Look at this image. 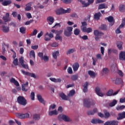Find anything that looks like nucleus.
I'll return each instance as SVG.
<instances>
[{"instance_id":"f257e3e1","label":"nucleus","mask_w":125,"mask_h":125,"mask_svg":"<svg viewBox=\"0 0 125 125\" xmlns=\"http://www.w3.org/2000/svg\"><path fill=\"white\" fill-rule=\"evenodd\" d=\"M81 24L82 25L81 26V29L82 32H83V33H87V34H89V33L92 32V28L90 27L86 28V26H87L86 22H82Z\"/></svg>"},{"instance_id":"f03ea898","label":"nucleus","mask_w":125,"mask_h":125,"mask_svg":"<svg viewBox=\"0 0 125 125\" xmlns=\"http://www.w3.org/2000/svg\"><path fill=\"white\" fill-rule=\"evenodd\" d=\"M70 12H71L70 8L65 10L62 8H60L56 10V14L57 15H61V14H65V13H70Z\"/></svg>"},{"instance_id":"7ed1b4c3","label":"nucleus","mask_w":125,"mask_h":125,"mask_svg":"<svg viewBox=\"0 0 125 125\" xmlns=\"http://www.w3.org/2000/svg\"><path fill=\"white\" fill-rule=\"evenodd\" d=\"M104 35V33L96 29L94 31V35L95 36L94 39L96 41H99L102 37Z\"/></svg>"},{"instance_id":"20e7f679","label":"nucleus","mask_w":125,"mask_h":125,"mask_svg":"<svg viewBox=\"0 0 125 125\" xmlns=\"http://www.w3.org/2000/svg\"><path fill=\"white\" fill-rule=\"evenodd\" d=\"M17 102L20 105L25 106L27 104V100L23 96H20L17 98Z\"/></svg>"},{"instance_id":"39448f33","label":"nucleus","mask_w":125,"mask_h":125,"mask_svg":"<svg viewBox=\"0 0 125 125\" xmlns=\"http://www.w3.org/2000/svg\"><path fill=\"white\" fill-rule=\"evenodd\" d=\"M72 32H73V27L67 26L66 29L64 30V35L65 37H70L72 36Z\"/></svg>"},{"instance_id":"423d86ee","label":"nucleus","mask_w":125,"mask_h":125,"mask_svg":"<svg viewBox=\"0 0 125 125\" xmlns=\"http://www.w3.org/2000/svg\"><path fill=\"white\" fill-rule=\"evenodd\" d=\"M58 119L59 121H62V120H63L64 122H71L72 121V120H71L70 117L64 114L62 115H59L58 117Z\"/></svg>"},{"instance_id":"0eeeda50","label":"nucleus","mask_w":125,"mask_h":125,"mask_svg":"<svg viewBox=\"0 0 125 125\" xmlns=\"http://www.w3.org/2000/svg\"><path fill=\"white\" fill-rule=\"evenodd\" d=\"M16 116L19 118V119H21L22 120L24 119H28L29 118L30 114L29 113L22 114V113H17Z\"/></svg>"},{"instance_id":"6e6552de","label":"nucleus","mask_w":125,"mask_h":125,"mask_svg":"<svg viewBox=\"0 0 125 125\" xmlns=\"http://www.w3.org/2000/svg\"><path fill=\"white\" fill-rule=\"evenodd\" d=\"M21 72L22 74H23V75H24L25 76H28V77L34 78V79H36L37 78V77L36 76V74H35V73H32L29 72H26L24 70H21Z\"/></svg>"},{"instance_id":"1a4fd4ad","label":"nucleus","mask_w":125,"mask_h":125,"mask_svg":"<svg viewBox=\"0 0 125 125\" xmlns=\"http://www.w3.org/2000/svg\"><path fill=\"white\" fill-rule=\"evenodd\" d=\"M105 20H107L109 23V26L112 27L115 23V21H114V18L112 16H109L105 18Z\"/></svg>"},{"instance_id":"9d476101","label":"nucleus","mask_w":125,"mask_h":125,"mask_svg":"<svg viewBox=\"0 0 125 125\" xmlns=\"http://www.w3.org/2000/svg\"><path fill=\"white\" fill-rule=\"evenodd\" d=\"M83 105L84 107H86V108H89L90 107V100L89 99H85L83 100Z\"/></svg>"},{"instance_id":"9b49d317","label":"nucleus","mask_w":125,"mask_h":125,"mask_svg":"<svg viewBox=\"0 0 125 125\" xmlns=\"http://www.w3.org/2000/svg\"><path fill=\"white\" fill-rule=\"evenodd\" d=\"M95 92L98 96H100L101 97L104 96V94L101 92V90L99 87H96L95 88Z\"/></svg>"},{"instance_id":"f8f14e48","label":"nucleus","mask_w":125,"mask_h":125,"mask_svg":"<svg viewBox=\"0 0 125 125\" xmlns=\"http://www.w3.org/2000/svg\"><path fill=\"white\" fill-rule=\"evenodd\" d=\"M119 60L125 61V51H121L119 53Z\"/></svg>"},{"instance_id":"ddd939ff","label":"nucleus","mask_w":125,"mask_h":125,"mask_svg":"<svg viewBox=\"0 0 125 125\" xmlns=\"http://www.w3.org/2000/svg\"><path fill=\"white\" fill-rule=\"evenodd\" d=\"M37 99L38 100H39L40 103H42V104H43V105H45L46 102H45V100H43V99L42 97V95H41L40 94L37 95Z\"/></svg>"},{"instance_id":"4468645a","label":"nucleus","mask_w":125,"mask_h":125,"mask_svg":"<svg viewBox=\"0 0 125 125\" xmlns=\"http://www.w3.org/2000/svg\"><path fill=\"white\" fill-rule=\"evenodd\" d=\"M47 22L49 25H52L54 23V18L53 17L49 16L47 18Z\"/></svg>"},{"instance_id":"2eb2a0df","label":"nucleus","mask_w":125,"mask_h":125,"mask_svg":"<svg viewBox=\"0 0 125 125\" xmlns=\"http://www.w3.org/2000/svg\"><path fill=\"white\" fill-rule=\"evenodd\" d=\"M33 2H30L25 5L26 7L24 8L25 11H30L32 9V4Z\"/></svg>"},{"instance_id":"dca6fc26","label":"nucleus","mask_w":125,"mask_h":125,"mask_svg":"<svg viewBox=\"0 0 125 125\" xmlns=\"http://www.w3.org/2000/svg\"><path fill=\"white\" fill-rule=\"evenodd\" d=\"M33 2H30L25 5L26 7L24 8L25 11H30L32 9V4Z\"/></svg>"},{"instance_id":"f3484780","label":"nucleus","mask_w":125,"mask_h":125,"mask_svg":"<svg viewBox=\"0 0 125 125\" xmlns=\"http://www.w3.org/2000/svg\"><path fill=\"white\" fill-rule=\"evenodd\" d=\"M33 2H30L25 5L26 7L24 8L25 11H30L32 9V4Z\"/></svg>"},{"instance_id":"a211bd4d","label":"nucleus","mask_w":125,"mask_h":125,"mask_svg":"<svg viewBox=\"0 0 125 125\" xmlns=\"http://www.w3.org/2000/svg\"><path fill=\"white\" fill-rule=\"evenodd\" d=\"M59 96L61 97V99H62V100H68L69 97L67 96L64 93L62 92L59 94Z\"/></svg>"},{"instance_id":"6ab92c4d","label":"nucleus","mask_w":125,"mask_h":125,"mask_svg":"<svg viewBox=\"0 0 125 125\" xmlns=\"http://www.w3.org/2000/svg\"><path fill=\"white\" fill-rule=\"evenodd\" d=\"M91 123H92V124L97 125V124H103V123H104V121L100 119H92L91 121Z\"/></svg>"},{"instance_id":"aec40b11","label":"nucleus","mask_w":125,"mask_h":125,"mask_svg":"<svg viewBox=\"0 0 125 125\" xmlns=\"http://www.w3.org/2000/svg\"><path fill=\"white\" fill-rule=\"evenodd\" d=\"M28 84H29V83L26 82L25 83L22 85L21 90L23 91H28Z\"/></svg>"},{"instance_id":"412c9836","label":"nucleus","mask_w":125,"mask_h":125,"mask_svg":"<svg viewBox=\"0 0 125 125\" xmlns=\"http://www.w3.org/2000/svg\"><path fill=\"white\" fill-rule=\"evenodd\" d=\"M49 80L53 82V83H61L62 80L60 78H50Z\"/></svg>"},{"instance_id":"4be33fe9","label":"nucleus","mask_w":125,"mask_h":125,"mask_svg":"<svg viewBox=\"0 0 125 125\" xmlns=\"http://www.w3.org/2000/svg\"><path fill=\"white\" fill-rule=\"evenodd\" d=\"M79 67H80V64H79V63L76 62V63H74L72 66L73 71L74 72L77 71V70H79Z\"/></svg>"},{"instance_id":"5701e85b","label":"nucleus","mask_w":125,"mask_h":125,"mask_svg":"<svg viewBox=\"0 0 125 125\" xmlns=\"http://www.w3.org/2000/svg\"><path fill=\"white\" fill-rule=\"evenodd\" d=\"M3 20H4L5 23H6V22H8V21H10V20L9 19V13H6L5 16L3 17Z\"/></svg>"},{"instance_id":"b1692460","label":"nucleus","mask_w":125,"mask_h":125,"mask_svg":"<svg viewBox=\"0 0 125 125\" xmlns=\"http://www.w3.org/2000/svg\"><path fill=\"white\" fill-rule=\"evenodd\" d=\"M117 46L120 50L123 49V42L121 41H118L116 42Z\"/></svg>"},{"instance_id":"393cba45","label":"nucleus","mask_w":125,"mask_h":125,"mask_svg":"<svg viewBox=\"0 0 125 125\" xmlns=\"http://www.w3.org/2000/svg\"><path fill=\"white\" fill-rule=\"evenodd\" d=\"M118 117H117V120H123V119H125V112H123V113H119L118 114Z\"/></svg>"},{"instance_id":"a878e982","label":"nucleus","mask_w":125,"mask_h":125,"mask_svg":"<svg viewBox=\"0 0 125 125\" xmlns=\"http://www.w3.org/2000/svg\"><path fill=\"white\" fill-rule=\"evenodd\" d=\"M87 86H88V83L87 82H85L83 85V91L85 93L88 91V89H87Z\"/></svg>"},{"instance_id":"bb28decb","label":"nucleus","mask_w":125,"mask_h":125,"mask_svg":"<svg viewBox=\"0 0 125 125\" xmlns=\"http://www.w3.org/2000/svg\"><path fill=\"white\" fill-rule=\"evenodd\" d=\"M52 55L53 56V58L56 60L57 59V56H59L60 54H59V51H56L55 52H54L52 53Z\"/></svg>"},{"instance_id":"cd10ccee","label":"nucleus","mask_w":125,"mask_h":125,"mask_svg":"<svg viewBox=\"0 0 125 125\" xmlns=\"http://www.w3.org/2000/svg\"><path fill=\"white\" fill-rule=\"evenodd\" d=\"M10 83L14 84L16 86H19V83L17 81L15 80V79L12 78L10 80Z\"/></svg>"},{"instance_id":"c85d7f7f","label":"nucleus","mask_w":125,"mask_h":125,"mask_svg":"<svg viewBox=\"0 0 125 125\" xmlns=\"http://www.w3.org/2000/svg\"><path fill=\"white\" fill-rule=\"evenodd\" d=\"M2 29L4 33H8V32H9V27L4 25L2 26Z\"/></svg>"},{"instance_id":"c756f323","label":"nucleus","mask_w":125,"mask_h":125,"mask_svg":"<svg viewBox=\"0 0 125 125\" xmlns=\"http://www.w3.org/2000/svg\"><path fill=\"white\" fill-rule=\"evenodd\" d=\"M120 12H125V4H121L119 5V9Z\"/></svg>"},{"instance_id":"7c9ffc66","label":"nucleus","mask_w":125,"mask_h":125,"mask_svg":"<svg viewBox=\"0 0 125 125\" xmlns=\"http://www.w3.org/2000/svg\"><path fill=\"white\" fill-rule=\"evenodd\" d=\"M88 75H89V76L92 77V78H95V77L96 76V75H97V73H95L94 72L91 70H89L88 71Z\"/></svg>"},{"instance_id":"2f4dec72","label":"nucleus","mask_w":125,"mask_h":125,"mask_svg":"<svg viewBox=\"0 0 125 125\" xmlns=\"http://www.w3.org/2000/svg\"><path fill=\"white\" fill-rule=\"evenodd\" d=\"M100 16H101V13L98 12L95 14L94 18L95 20H99L100 19Z\"/></svg>"},{"instance_id":"473e14b6","label":"nucleus","mask_w":125,"mask_h":125,"mask_svg":"<svg viewBox=\"0 0 125 125\" xmlns=\"http://www.w3.org/2000/svg\"><path fill=\"white\" fill-rule=\"evenodd\" d=\"M97 108H95L93 109V110H89L87 111V115H93L94 114H95V113H97Z\"/></svg>"},{"instance_id":"72a5a7b5","label":"nucleus","mask_w":125,"mask_h":125,"mask_svg":"<svg viewBox=\"0 0 125 125\" xmlns=\"http://www.w3.org/2000/svg\"><path fill=\"white\" fill-rule=\"evenodd\" d=\"M40 119H41V115L40 114H35L33 115V120L34 121H39Z\"/></svg>"},{"instance_id":"f704fd0d","label":"nucleus","mask_w":125,"mask_h":125,"mask_svg":"<svg viewBox=\"0 0 125 125\" xmlns=\"http://www.w3.org/2000/svg\"><path fill=\"white\" fill-rule=\"evenodd\" d=\"M72 81H77L79 79V74H76L75 75H73L71 77Z\"/></svg>"},{"instance_id":"c9c22d12","label":"nucleus","mask_w":125,"mask_h":125,"mask_svg":"<svg viewBox=\"0 0 125 125\" xmlns=\"http://www.w3.org/2000/svg\"><path fill=\"white\" fill-rule=\"evenodd\" d=\"M75 51H76V50L74 48L69 49L66 52V54L67 55H68V54H72V53H73Z\"/></svg>"},{"instance_id":"e433bc0d","label":"nucleus","mask_w":125,"mask_h":125,"mask_svg":"<svg viewBox=\"0 0 125 125\" xmlns=\"http://www.w3.org/2000/svg\"><path fill=\"white\" fill-rule=\"evenodd\" d=\"M11 3V0H7L2 2V5H3L4 6H6L7 5H9V4H10Z\"/></svg>"},{"instance_id":"4c0bfd02","label":"nucleus","mask_w":125,"mask_h":125,"mask_svg":"<svg viewBox=\"0 0 125 125\" xmlns=\"http://www.w3.org/2000/svg\"><path fill=\"white\" fill-rule=\"evenodd\" d=\"M78 1H80L81 2V3L83 4V7H87V6H88L89 5V3H85V2L84 1H83V0H78Z\"/></svg>"},{"instance_id":"58836bf2","label":"nucleus","mask_w":125,"mask_h":125,"mask_svg":"<svg viewBox=\"0 0 125 125\" xmlns=\"http://www.w3.org/2000/svg\"><path fill=\"white\" fill-rule=\"evenodd\" d=\"M116 84H121L123 83V80L121 78H117L115 80Z\"/></svg>"},{"instance_id":"ea45409f","label":"nucleus","mask_w":125,"mask_h":125,"mask_svg":"<svg viewBox=\"0 0 125 125\" xmlns=\"http://www.w3.org/2000/svg\"><path fill=\"white\" fill-rule=\"evenodd\" d=\"M107 28V27L106 24H102L101 26L99 27L100 30H103V31H106Z\"/></svg>"},{"instance_id":"a19ab883","label":"nucleus","mask_w":125,"mask_h":125,"mask_svg":"<svg viewBox=\"0 0 125 125\" xmlns=\"http://www.w3.org/2000/svg\"><path fill=\"white\" fill-rule=\"evenodd\" d=\"M117 100H113V101H112V102L110 103L109 104V107H114V106H115L116 105V104H117Z\"/></svg>"},{"instance_id":"79ce46f5","label":"nucleus","mask_w":125,"mask_h":125,"mask_svg":"<svg viewBox=\"0 0 125 125\" xmlns=\"http://www.w3.org/2000/svg\"><path fill=\"white\" fill-rule=\"evenodd\" d=\"M113 92L114 90H113V89H109L106 93V96H112V95H113Z\"/></svg>"},{"instance_id":"37998d69","label":"nucleus","mask_w":125,"mask_h":125,"mask_svg":"<svg viewBox=\"0 0 125 125\" xmlns=\"http://www.w3.org/2000/svg\"><path fill=\"white\" fill-rule=\"evenodd\" d=\"M20 67H21V65L24 64V58L22 57H21L19 59Z\"/></svg>"},{"instance_id":"c03bdc74","label":"nucleus","mask_w":125,"mask_h":125,"mask_svg":"<svg viewBox=\"0 0 125 125\" xmlns=\"http://www.w3.org/2000/svg\"><path fill=\"white\" fill-rule=\"evenodd\" d=\"M125 18H124V19H122V23L119 26L118 28H119V29H121L122 28H124V27H125Z\"/></svg>"},{"instance_id":"a18cd8bd","label":"nucleus","mask_w":125,"mask_h":125,"mask_svg":"<svg viewBox=\"0 0 125 125\" xmlns=\"http://www.w3.org/2000/svg\"><path fill=\"white\" fill-rule=\"evenodd\" d=\"M42 60H43L44 62H47L48 60H49V57L46 55H44L42 58Z\"/></svg>"},{"instance_id":"49530a36","label":"nucleus","mask_w":125,"mask_h":125,"mask_svg":"<svg viewBox=\"0 0 125 125\" xmlns=\"http://www.w3.org/2000/svg\"><path fill=\"white\" fill-rule=\"evenodd\" d=\"M58 113L56 110H54L51 111L49 112V116H53V115H57Z\"/></svg>"},{"instance_id":"de8ad7c7","label":"nucleus","mask_w":125,"mask_h":125,"mask_svg":"<svg viewBox=\"0 0 125 125\" xmlns=\"http://www.w3.org/2000/svg\"><path fill=\"white\" fill-rule=\"evenodd\" d=\"M30 57H33L34 59H36V56L35 55V51L31 50L30 52Z\"/></svg>"},{"instance_id":"09e8293b","label":"nucleus","mask_w":125,"mask_h":125,"mask_svg":"<svg viewBox=\"0 0 125 125\" xmlns=\"http://www.w3.org/2000/svg\"><path fill=\"white\" fill-rule=\"evenodd\" d=\"M104 115L105 116L106 119H108L109 117H111V115L110 114V113L107 112V110H104Z\"/></svg>"},{"instance_id":"8fccbe9b","label":"nucleus","mask_w":125,"mask_h":125,"mask_svg":"<svg viewBox=\"0 0 125 125\" xmlns=\"http://www.w3.org/2000/svg\"><path fill=\"white\" fill-rule=\"evenodd\" d=\"M20 31L21 34H25L26 33V28L24 27H21L20 28Z\"/></svg>"},{"instance_id":"3c124183","label":"nucleus","mask_w":125,"mask_h":125,"mask_svg":"<svg viewBox=\"0 0 125 125\" xmlns=\"http://www.w3.org/2000/svg\"><path fill=\"white\" fill-rule=\"evenodd\" d=\"M80 33H81V31L79 29L76 28L74 31V34L75 35V36H78L80 34Z\"/></svg>"},{"instance_id":"603ef678","label":"nucleus","mask_w":125,"mask_h":125,"mask_svg":"<svg viewBox=\"0 0 125 125\" xmlns=\"http://www.w3.org/2000/svg\"><path fill=\"white\" fill-rule=\"evenodd\" d=\"M125 106L123 105H118L116 107V110L117 111H119L120 110H123V109H125Z\"/></svg>"},{"instance_id":"864d4df0","label":"nucleus","mask_w":125,"mask_h":125,"mask_svg":"<svg viewBox=\"0 0 125 125\" xmlns=\"http://www.w3.org/2000/svg\"><path fill=\"white\" fill-rule=\"evenodd\" d=\"M45 36H48L50 39H52V38L54 37L53 34H52L51 32H50L49 33H48V32L46 33Z\"/></svg>"},{"instance_id":"5fc2aeb1","label":"nucleus","mask_w":125,"mask_h":125,"mask_svg":"<svg viewBox=\"0 0 125 125\" xmlns=\"http://www.w3.org/2000/svg\"><path fill=\"white\" fill-rule=\"evenodd\" d=\"M56 41H60L61 42H62V37L60 35H56L55 37Z\"/></svg>"},{"instance_id":"6e6d98bb","label":"nucleus","mask_w":125,"mask_h":125,"mask_svg":"<svg viewBox=\"0 0 125 125\" xmlns=\"http://www.w3.org/2000/svg\"><path fill=\"white\" fill-rule=\"evenodd\" d=\"M104 8H105L104 3H102L99 5L98 9H104Z\"/></svg>"},{"instance_id":"4d7b16f0","label":"nucleus","mask_w":125,"mask_h":125,"mask_svg":"<svg viewBox=\"0 0 125 125\" xmlns=\"http://www.w3.org/2000/svg\"><path fill=\"white\" fill-rule=\"evenodd\" d=\"M13 63L15 66H18L19 65L18 59H14Z\"/></svg>"},{"instance_id":"13d9d810","label":"nucleus","mask_w":125,"mask_h":125,"mask_svg":"<svg viewBox=\"0 0 125 125\" xmlns=\"http://www.w3.org/2000/svg\"><path fill=\"white\" fill-rule=\"evenodd\" d=\"M103 72L104 74H108L109 73V69L107 67L104 68L103 69Z\"/></svg>"},{"instance_id":"bf43d9fd","label":"nucleus","mask_w":125,"mask_h":125,"mask_svg":"<svg viewBox=\"0 0 125 125\" xmlns=\"http://www.w3.org/2000/svg\"><path fill=\"white\" fill-rule=\"evenodd\" d=\"M75 93L76 92L75 91V90H72L70 91L69 94H68V96H73V95H74Z\"/></svg>"},{"instance_id":"052dcab7","label":"nucleus","mask_w":125,"mask_h":125,"mask_svg":"<svg viewBox=\"0 0 125 125\" xmlns=\"http://www.w3.org/2000/svg\"><path fill=\"white\" fill-rule=\"evenodd\" d=\"M62 1L63 3L68 4V3H71V2H72V0H62Z\"/></svg>"},{"instance_id":"680f3d73","label":"nucleus","mask_w":125,"mask_h":125,"mask_svg":"<svg viewBox=\"0 0 125 125\" xmlns=\"http://www.w3.org/2000/svg\"><path fill=\"white\" fill-rule=\"evenodd\" d=\"M58 44H59L58 43L55 42L52 44H50V46L52 47H57V46H58Z\"/></svg>"},{"instance_id":"e2e57ef3","label":"nucleus","mask_w":125,"mask_h":125,"mask_svg":"<svg viewBox=\"0 0 125 125\" xmlns=\"http://www.w3.org/2000/svg\"><path fill=\"white\" fill-rule=\"evenodd\" d=\"M80 38L81 39H82V40H83V41H85L86 40H88V37L86 35H84L83 36H80Z\"/></svg>"},{"instance_id":"0e129e2a","label":"nucleus","mask_w":125,"mask_h":125,"mask_svg":"<svg viewBox=\"0 0 125 125\" xmlns=\"http://www.w3.org/2000/svg\"><path fill=\"white\" fill-rule=\"evenodd\" d=\"M21 67L22 68H24V69H27L28 70H29V66H28V64H25L24 63H23L22 64H21Z\"/></svg>"},{"instance_id":"69168bd1","label":"nucleus","mask_w":125,"mask_h":125,"mask_svg":"<svg viewBox=\"0 0 125 125\" xmlns=\"http://www.w3.org/2000/svg\"><path fill=\"white\" fill-rule=\"evenodd\" d=\"M30 97L31 98V100H35V92H31Z\"/></svg>"},{"instance_id":"338daca9","label":"nucleus","mask_w":125,"mask_h":125,"mask_svg":"<svg viewBox=\"0 0 125 125\" xmlns=\"http://www.w3.org/2000/svg\"><path fill=\"white\" fill-rule=\"evenodd\" d=\"M38 34V30L34 29L32 33L30 35V36H36Z\"/></svg>"},{"instance_id":"774afa93","label":"nucleus","mask_w":125,"mask_h":125,"mask_svg":"<svg viewBox=\"0 0 125 125\" xmlns=\"http://www.w3.org/2000/svg\"><path fill=\"white\" fill-rule=\"evenodd\" d=\"M67 72L68 74H73V70L72 69V67H68L67 69Z\"/></svg>"}]
</instances>
